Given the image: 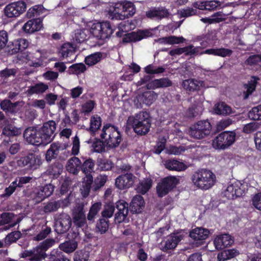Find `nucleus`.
<instances>
[{
	"label": "nucleus",
	"instance_id": "1",
	"mask_svg": "<svg viewBox=\"0 0 261 261\" xmlns=\"http://www.w3.org/2000/svg\"><path fill=\"white\" fill-rule=\"evenodd\" d=\"M126 126L132 127L138 135H146L149 131L151 126L148 114L142 111L130 116L127 120Z\"/></svg>",
	"mask_w": 261,
	"mask_h": 261
},
{
	"label": "nucleus",
	"instance_id": "2",
	"mask_svg": "<svg viewBox=\"0 0 261 261\" xmlns=\"http://www.w3.org/2000/svg\"><path fill=\"white\" fill-rule=\"evenodd\" d=\"M192 181L194 186L206 190L211 188L216 183L215 175L211 170L205 169H199L192 176Z\"/></svg>",
	"mask_w": 261,
	"mask_h": 261
},
{
	"label": "nucleus",
	"instance_id": "3",
	"mask_svg": "<svg viewBox=\"0 0 261 261\" xmlns=\"http://www.w3.org/2000/svg\"><path fill=\"white\" fill-rule=\"evenodd\" d=\"M108 12L112 19L123 20L133 16L136 12V8L133 3L124 1L113 4Z\"/></svg>",
	"mask_w": 261,
	"mask_h": 261
},
{
	"label": "nucleus",
	"instance_id": "4",
	"mask_svg": "<svg viewBox=\"0 0 261 261\" xmlns=\"http://www.w3.org/2000/svg\"><path fill=\"white\" fill-rule=\"evenodd\" d=\"M119 31L117 32V36L118 37H123L122 41L125 43L132 42H136L150 36L152 33L149 30H140L137 32H133L130 33L124 34L132 29L131 24L129 21H123L119 25Z\"/></svg>",
	"mask_w": 261,
	"mask_h": 261
},
{
	"label": "nucleus",
	"instance_id": "5",
	"mask_svg": "<svg viewBox=\"0 0 261 261\" xmlns=\"http://www.w3.org/2000/svg\"><path fill=\"white\" fill-rule=\"evenodd\" d=\"M56 241L54 239H47L39 246L30 250H24L19 255L21 258L30 257L31 261H39L45 259L46 254L45 251L53 246Z\"/></svg>",
	"mask_w": 261,
	"mask_h": 261
},
{
	"label": "nucleus",
	"instance_id": "6",
	"mask_svg": "<svg viewBox=\"0 0 261 261\" xmlns=\"http://www.w3.org/2000/svg\"><path fill=\"white\" fill-rule=\"evenodd\" d=\"M87 27L90 34L97 39L103 40L109 38L113 33L110 23L107 21L90 22Z\"/></svg>",
	"mask_w": 261,
	"mask_h": 261
},
{
	"label": "nucleus",
	"instance_id": "7",
	"mask_svg": "<svg viewBox=\"0 0 261 261\" xmlns=\"http://www.w3.org/2000/svg\"><path fill=\"white\" fill-rule=\"evenodd\" d=\"M100 136L111 148L117 147L122 140L121 135L118 128L110 124H106L103 126Z\"/></svg>",
	"mask_w": 261,
	"mask_h": 261
},
{
	"label": "nucleus",
	"instance_id": "8",
	"mask_svg": "<svg viewBox=\"0 0 261 261\" xmlns=\"http://www.w3.org/2000/svg\"><path fill=\"white\" fill-rule=\"evenodd\" d=\"M211 129V125L209 121H199L189 128L188 133L191 138L201 139L210 135Z\"/></svg>",
	"mask_w": 261,
	"mask_h": 261
},
{
	"label": "nucleus",
	"instance_id": "9",
	"mask_svg": "<svg viewBox=\"0 0 261 261\" xmlns=\"http://www.w3.org/2000/svg\"><path fill=\"white\" fill-rule=\"evenodd\" d=\"M236 134L234 132H224L217 136L212 142L216 149H225L231 146L236 140Z\"/></svg>",
	"mask_w": 261,
	"mask_h": 261
},
{
	"label": "nucleus",
	"instance_id": "10",
	"mask_svg": "<svg viewBox=\"0 0 261 261\" xmlns=\"http://www.w3.org/2000/svg\"><path fill=\"white\" fill-rule=\"evenodd\" d=\"M246 191V185L236 181L229 183L224 189L222 195L228 199H233L243 195Z\"/></svg>",
	"mask_w": 261,
	"mask_h": 261
},
{
	"label": "nucleus",
	"instance_id": "11",
	"mask_svg": "<svg viewBox=\"0 0 261 261\" xmlns=\"http://www.w3.org/2000/svg\"><path fill=\"white\" fill-rule=\"evenodd\" d=\"M23 136L29 143L34 145H46L48 144L39 128L29 127L25 130Z\"/></svg>",
	"mask_w": 261,
	"mask_h": 261
},
{
	"label": "nucleus",
	"instance_id": "12",
	"mask_svg": "<svg viewBox=\"0 0 261 261\" xmlns=\"http://www.w3.org/2000/svg\"><path fill=\"white\" fill-rule=\"evenodd\" d=\"M26 9L27 5L23 1L12 2L5 7L4 14L9 18H16L23 14Z\"/></svg>",
	"mask_w": 261,
	"mask_h": 261
},
{
	"label": "nucleus",
	"instance_id": "13",
	"mask_svg": "<svg viewBox=\"0 0 261 261\" xmlns=\"http://www.w3.org/2000/svg\"><path fill=\"white\" fill-rule=\"evenodd\" d=\"M179 183V179L173 176L164 178L156 187V191L160 197L166 195Z\"/></svg>",
	"mask_w": 261,
	"mask_h": 261
},
{
	"label": "nucleus",
	"instance_id": "14",
	"mask_svg": "<svg viewBox=\"0 0 261 261\" xmlns=\"http://www.w3.org/2000/svg\"><path fill=\"white\" fill-rule=\"evenodd\" d=\"M17 164L20 167L27 166L31 169L35 170L42 164V160L40 155L30 153L26 156L20 158L18 160Z\"/></svg>",
	"mask_w": 261,
	"mask_h": 261
},
{
	"label": "nucleus",
	"instance_id": "15",
	"mask_svg": "<svg viewBox=\"0 0 261 261\" xmlns=\"http://www.w3.org/2000/svg\"><path fill=\"white\" fill-rule=\"evenodd\" d=\"M20 58L23 62L29 63V64L34 67H39L43 65L44 57L40 50L35 52L23 53Z\"/></svg>",
	"mask_w": 261,
	"mask_h": 261
},
{
	"label": "nucleus",
	"instance_id": "16",
	"mask_svg": "<svg viewBox=\"0 0 261 261\" xmlns=\"http://www.w3.org/2000/svg\"><path fill=\"white\" fill-rule=\"evenodd\" d=\"M54 186L51 184L46 185L43 187L36 188L31 194V197L35 203H39L45 198L49 196L53 192Z\"/></svg>",
	"mask_w": 261,
	"mask_h": 261
},
{
	"label": "nucleus",
	"instance_id": "17",
	"mask_svg": "<svg viewBox=\"0 0 261 261\" xmlns=\"http://www.w3.org/2000/svg\"><path fill=\"white\" fill-rule=\"evenodd\" d=\"M71 225V218L67 214H61L55 219V230L59 233L66 232L70 228Z\"/></svg>",
	"mask_w": 261,
	"mask_h": 261
},
{
	"label": "nucleus",
	"instance_id": "18",
	"mask_svg": "<svg viewBox=\"0 0 261 261\" xmlns=\"http://www.w3.org/2000/svg\"><path fill=\"white\" fill-rule=\"evenodd\" d=\"M57 124L55 121L49 120L45 122L39 129L49 144L55 137L54 133L56 129Z\"/></svg>",
	"mask_w": 261,
	"mask_h": 261
},
{
	"label": "nucleus",
	"instance_id": "19",
	"mask_svg": "<svg viewBox=\"0 0 261 261\" xmlns=\"http://www.w3.org/2000/svg\"><path fill=\"white\" fill-rule=\"evenodd\" d=\"M136 177L131 173L121 175L116 179V186L120 190L130 188L133 186Z\"/></svg>",
	"mask_w": 261,
	"mask_h": 261
},
{
	"label": "nucleus",
	"instance_id": "20",
	"mask_svg": "<svg viewBox=\"0 0 261 261\" xmlns=\"http://www.w3.org/2000/svg\"><path fill=\"white\" fill-rule=\"evenodd\" d=\"M184 232H179L173 233L168 236L162 244L163 250L174 248L177 244L183 239Z\"/></svg>",
	"mask_w": 261,
	"mask_h": 261
},
{
	"label": "nucleus",
	"instance_id": "21",
	"mask_svg": "<svg viewBox=\"0 0 261 261\" xmlns=\"http://www.w3.org/2000/svg\"><path fill=\"white\" fill-rule=\"evenodd\" d=\"M182 85L185 90L190 91L199 90L201 88L205 89L212 87V86L208 85L205 82L192 79L185 80L183 81Z\"/></svg>",
	"mask_w": 261,
	"mask_h": 261
},
{
	"label": "nucleus",
	"instance_id": "22",
	"mask_svg": "<svg viewBox=\"0 0 261 261\" xmlns=\"http://www.w3.org/2000/svg\"><path fill=\"white\" fill-rule=\"evenodd\" d=\"M233 242L231 237L228 234L218 235L214 240V245L217 250L223 249L231 245Z\"/></svg>",
	"mask_w": 261,
	"mask_h": 261
},
{
	"label": "nucleus",
	"instance_id": "23",
	"mask_svg": "<svg viewBox=\"0 0 261 261\" xmlns=\"http://www.w3.org/2000/svg\"><path fill=\"white\" fill-rule=\"evenodd\" d=\"M67 145L65 144L55 142L51 144L46 153V159L47 161L56 158L60 152L67 149Z\"/></svg>",
	"mask_w": 261,
	"mask_h": 261
},
{
	"label": "nucleus",
	"instance_id": "24",
	"mask_svg": "<svg viewBox=\"0 0 261 261\" xmlns=\"http://www.w3.org/2000/svg\"><path fill=\"white\" fill-rule=\"evenodd\" d=\"M59 53L63 59H68V62L71 63L75 60V47L70 43H66L61 46Z\"/></svg>",
	"mask_w": 261,
	"mask_h": 261
},
{
	"label": "nucleus",
	"instance_id": "25",
	"mask_svg": "<svg viewBox=\"0 0 261 261\" xmlns=\"http://www.w3.org/2000/svg\"><path fill=\"white\" fill-rule=\"evenodd\" d=\"M43 28L42 20L39 18L31 19L22 27L23 31L28 34H32L40 31Z\"/></svg>",
	"mask_w": 261,
	"mask_h": 261
},
{
	"label": "nucleus",
	"instance_id": "26",
	"mask_svg": "<svg viewBox=\"0 0 261 261\" xmlns=\"http://www.w3.org/2000/svg\"><path fill=\"white\" fill-rule=\"evenodd\" d=\"M210 234L209 230L202 227L193 229L190 233V237L195 241H201L205 240Z\"/></svg>",
	"mask_w": 261,
	"mask_h": 261
},
{
	"label": "nucleus",
	"instance_id": "27",
	"mask_svg": "<svg viewBox=\"0 0 261 261\" xmlns=\"http://www.w3.org/2000/svg\"><path fill=\"white\" fill-rule=\"evenodd\" d=\"M73 221L74 223L79 227H82L86 224V216L82 206H79L74 210L73 213Z\"/></svg>",
	"mask_w": 261,
	"mask_h": 261
},
{
	"label": "nucleus",
	"instance_id": "28",
	"mask_svg": "<svg viewBox=\"0 0 261 261\" xmlns=\"http://www.w3.org/2000/svg\"><path fill=\"white\" fill-rule=\"evenodd\" d=\"M169 14L168 11L163 7L153 9L146 12L147 17L154 19H161L167 17Z\"/></svg>",
	"mask_w": 261,
	"mask_h": 261
},
{
	"label": "nucleus",
	"instance_id": "29",
	"mask_svg": "<svg viewBox=\"0 0 261 261\" xmlns=\"http://www.w3.org/2000/svg\"><path fill=\"white\" fill-rule=\"evenodd\" d=\"M214 114L226 116L232 113L231 108L224 102L216 103L213 108Z\"/></svg>",
	"mask_w": 261,
	"mask_h": 261
},
{
	"label": "nucleus",
	"instance_id": "30",
	"mask_svg": "<svg viewBox=\"0 0 261 261\" xmlns=\"http://www.w3.org/2000/svg\"><path fill=\"white\" fill-rule=\"evenodd\" d=\"M164 164L165 167L170 170L182 171L188 168L184 163L176 160H168L165 161Z\"/></svg>",
	"mask_w": 261,
	"mask_h": 261
},
{
	"label": "nucleus",
	"instance_id": "31",
	"mask_svg": "<svg viewBox=\"0 0 261 261\" xmlns=\"http://www.w3.org/2000/svg\"><path fill=\"white\" fill-rule=\"evenodd\" d=\"M171 82L167 78L154 80L149 82L146 85L148 89H154L160 88H165L170 86Z\"/></svg>",
	"mask_w": 261,
	"mask_h": 261
},
{
	"label": "nucleus",
	"instance_id": "32",
	"mask_svg": "<svg viewBox=\"0 0 261 261\" xmlns=\"http://www.w3.org/2000/svg\"><path fill=\"white\" fill-rule=\"evenodd\" d=\"M22 105V102L12 103L9 100H4L1 102V107L6 112L16 113L19 110V106L21 107Z\"/></svg>",
	"mask_w": 261,
	"mask_h": 261
},
{
	"label": "nucleus",
	"instance_id": "33",
	"mask_svg": "<svg viewBox=\"0 0 261 261\" xmlns=\"http://www.w3.org/2000/svg\"><path fill=\"white\" fill-rule=\"evenodd\" d=\"M29 45V42L27 39L21 38L14 40L10 48L12 50V53L15 54L24 50Z\"/></svg>",
	"mask_w": 261,
	"mask_h": 261
},
{
	"label": "nucleus",
	"instance_id": "34",
	"mask_svg": "<svg viewBox=\"0 0 261 261\" xmlns=\"http://www.w3.org/2000/svg\"><path fill=\"white\" fill-rule=\"evenodd\" d=\"M82 163L77 157H72L68 160L66 165L67 171L73 174L77 173L81 168Z\"/></svg>",
	"mask_w": 261,
	"mask_h": 261
},
{
	"label": "nucleus",
	"instance_id": "35",
	"mask_svg": "<svg viewBox=\"0 0 261 261\" xmlns=\"http://www.w3.org/2000/svg\"><path fill=\"white\" fill-rule=\"evenodd\" d=\"M157 94L153 91H146L138 96V100L147 106H150L156 99Z\"/></svg>",
	"mask_w": 261,
	"mask_h": 261
},
{
	"label": "nucleus",
	"instance_id": "36",
	"mask_svg": "<svg viewBox=\"0 0 261 261\" xmlns=\"http://www.w3.org/2000/svg\"><path fill=\"white\" fill-rule=\"evenodd\" d=\"M239 254V251L236 249H228L219 253L217 257L218 261H225L234 258Z\"/></svg>",
	"mask_w": 261,
	"mask_h": 261
},
{
	"label": "nucleus",
	"instance_id": "37",
	"mask_svg": "<svg viewBox=\"0 0 261 261\" xmlns=\"http://www.w3.org/2000/svg\"><path fill=\"white\" fill-rule=\"evenodd\" d=\"M93 182V177L91 174H87L83 178V181L81 188V194L84 197L88 196Z\"/></svg>",
	"mask_w": 261,
	"mask_h": 261
},
{
	"label": "nucleus",
	"instance_id": "38",
	"mask_svg": "<svg viewBox=\"0 0 261 261\" xmlns=\"http://www.w3.org/2000/svg\"><path fill=\"white\" fill-rule=\"evenodd\" d=\"M144 205V201L143 197L140 195L135 196L130 203V208L135 213H140L142 210Z\"/></svg>",
	"mask_w": 261,
	"mask_h": 261
},
{
	"label": "nucleus",
	"instance_id": "39",
	"mask_svg": "<svg viewBox=\"0 0 261 261\" xmlns=\"http://www.w3.org/2000/svg\"><path fill=\"white\" fill-rule=\"evenodd\" d=\"M225 19V15L221 12L215 13L210 17L202 18L201 21L208 24L220 22Z\"/></svg>",
	"mask_w": 261,
	"mask_h": 261
},
{
	"label": "nucleus",
	"instance_id": "40",
	"mask_svg": "<svg viewBox=\"0 0 261 261\" xmlns=\"http://www.w3.org/2000/svg\"><path fill=\"white\" fill-rule=\"evenodd\" d=\"M195 102L196 103L198 106L196 108V110H194L193 108H190L189 109V114L188 116L189 117H194L197 115L199 112H201L202 108L201 106L202 103L203 102L204 100V97L202 95H198L194 97Z\"/></svg>",
	"mask_w": 261,
	"mask_h": 261
},
{
	"label": "nucleus",
	"instance_id": "41",
	"mask_svg": "<svg viewBox=\"0 0 261 261\" xmlns=\"http://www.w3.org/2000/svg\"><path fill=\"white\" fill-rule=\"evenodd\" d=\"M258 80V79L257 77L253 76L252 77L250 81L248 82V83L244 85V98H247L249 95L251 94L255 90L257 81Z\"/></svg>",
	"mask_w": 261,
	"mask_h": 261
},
{
	"label": "nucleus",
	"instance_id": "42",
	"mask_svg": "<svg viewBox=\"0 0 261 261\" xmlns=\"http://www.w3.org/2000/svg\"><path fill=\"white\" fill-rule=\"evenodd\" d=\"M152 180L150 178H147L141 181L137 188L138 193L142 194H145L151 187Z\"/></svg>",
	"mask_w": 261,
	"mask_h": 261
},
{
	"label": "nucleus",
	"instance_id": "43",
	"mask_svg": "<svg viewBox=\"0 0 261 261\" xmlns=\"http://www.w3.org/2000/svg\"><path fill=\"white\" fill-rule=\"evenodd\" d=\"M77 246L76 241L74 240L66 241L64 243L60 245V248L61 250L66 253H70L73 252Z\"/></svg>",
	"mask_w": 261,
	"mask_h": 261
},
{
	"label": "nucleus",
	"instance_id": "44",
	"mask_svg": "<svg viewBox=\"0 0 261 261\" xmlns=\"http://www.w3.org/2000/svg\"><path fill=\"white\" fill-rule=\"evenodd\" d=\"M47 85L43 83H40L30 87L28 90V92L30 94H40L44 92L47 89Z\"/></svg>",
	"mask_w": 261,
	"mask_h": 261
},
{
	"label": "nucleus",
	"instance_id": "45",
	"mask_svg": "<svg viewBox=\"0 0 261 261\" xmlns=\"http://www.w3.org/2000/svg\"><path fill=\"white\" fill-rule=\"evenodd\" d=\"M88 144H91V147L94 151L102 152L105 151V145L102 141L98 139H90L86 141Z\"/></svg>",
	"mask_w": 261,
	"mask_h": 261
},
{
	"label": "nucleus",
	"instance_id": "46",
	"mask_svg": "<svg viewBox=\"0 0 261 261\" xmlns=\"http://www.w3.org/2000/svg\"><path fill=\"white\" fill-rule=\"evenodd\" d=\"M193 148H194V147L191 145L187 146H180L179 147L170 146L167 149V152L169 154L179 155Z\"/></svg>",
	"mask_w": 261,
	"mask_h": 261
},
{
	"label": "nucleus",
	"instance_id": "47",
	"mask_svg": "<svg viewBox=\"0 0 261 261\" xmlns=\"http://www.w3.org/2000/svg\"><path fill=\"white\" fill-rule=\"evenodd\" d=\"M101 57V54L97 52L86 57L85 59V62L88 65L93 66L100 61Z\"/></svg>",
	"mask_w": 261,
	"mask_h": 261
},
{
	"label": "nucleus",
	"instance_id": "48",
	"mask_svg": "<svg viewBox=\"0 0 261 261\" xmlns=\"http://www.w3.org/2000/svg\"><path fill=\"white\" fill-rule=\"evenodd\" d=\"M219 163L224 167L232 165L234 163V155L230 153H224L219 160Z\"/></svg>",
	"mask_w": 261,
	"mask_h": 261
},
{
	"label": "nucleus",
	"instance_id": "49",
	"mask_svg": "<svg viewBox=\"0 0 261 261\" xmlns=\"http://www.w3.org/2000/svg\"><path fill=\"white\" fill-rule=\"evenodd\" d=\"M101 125V120L100 117L96 115L91 118L89 130L94 133L99 129Z\"/></svg>",
	"mask_w": 261,
	"mask_h": 261
},
{
	"label": "nucleus",
	"instance_id": "50",
	"mask_svg": "<svg viewBox=\"0 0 261 261\" xmlns=\"http://www.w3.org/2000/svg\"><path fill=\"white\" fill-rule=\"evenodd\" d=\"M20 130L13 125H6L3 130V134L7 136H16L20 134Z\"/></svg>",
	"mask_w": 261,
	"mask_h": 261
},
{
	"label": "nucleus",
	"instance_id": "51",
	"mask_svg": "<svg viewBox=\"0 0 261 261\" xmlns=\"http://www.w3.org/2000/svg\"><path fill=\"white\" fill-rule=\"evenodd\" d=\"M184 40L185 39L182 37H176L174 36L164 37L159 40V41L162 43L169 44H178L183 42Z\"/></svg>",
	"mask_w": 261,
	"mask_h": 261
},
{
	"label": "nucleus",
	"instance_id": "52",
	"mask_svg": "<svg viewBox=\"0 0 261 261\" xmlns=\"http://www.w3.org/2000/svg\"><path fill=\"white\" fill-rule=\"evenodd\" d=\"M89 32V29L77 30L75 32L74 39L79 43L83 42L87 39Z\"/></svg>",
	"mask_w": 261,
	"mask_h": 261
},
{
	"label": "nucleus",
	"instance_id": "53",
	"mask_svg": "<svg viewBox=\"0 0 261 261\" xmlns=\"http://www.w3.org/2000/svg\"><path fill=\"white\" fill-rule=\"evenodd\" d=\"M98 168L100 170L107 171L111 169L113 166L112 162L105 159H98L97 160Z\"/></svg>",
	"mask_w": 261,
	"mask_h": 261
},
{
	"label": "nucleus",
	"instance_id": "54",
	"mask_svg": "<svg viewBox=\"0 0 261 261\" xmlns=\"http://www.w3.org/2000/svg\"><path fill=\"white\" fill-rule=\"evenodd\" d=\"M115 211V206L113 202H109L104 206V208L102 212L103 217L109 218L113 215Z\"/></svg>",
	"mask_w": 261,
	"mask_h": 261
},
{
	"label": "nucleus",
	"instance_id": "55",
	"mask_svg": "<svg viewBox=\"0 0 261 261\" xmlns=\"http://www.w3.org/2000/svg\"><path fill=\"white\" fill-rule=\"evenodd\" d=\"M101 206V202H96L94 203L91 207L87 219L89 221H92L95 216L97 215Z\"/></svg>",
	"mask_w": 261,
	"mask_h": 261
},
{
	"label": "nucleus",
	"instance_id": "56",
	"mask_svg": "<svg viewBox=\"0 0 261 261\" xmlns=\"http://www.w3.org/2000/svg\"><path fill=\"white\" fill-rule=\"evenodd\" d=\"M249 117L253 120L261 119V104L252 109L249 113Z\"/></svg>",
	"mask_w": 261,
	"mask_h": 261
},
{
	"label": "nucleus",
	"instance_id": "57",
	"mask_svg": "<svg viewBox=\"0 0 261 261\" xmlns=\"http://www.w3.org/2000/svg\"><path fill=\"white\" fill-rule=\"evenodd\" d=\"M94 163L91 159H88L85 161L82 166V170L86 175L91 174L90 172L93 170Z\"/></svg>",
	"mask_w": 261,
	"mask_h": 261
},
{
	"label": "nucleus",
	"instance_id": "58",
	"mask_svg": "<svg viewBox=\"0 0 261 261\" xmlns=\"http://www.w3.org/2000/svg\"><path fill=\"white\" fill-rule=\"evenodd\" d=\"M70 69L73 74L79 75L86 71V67L83 63H79L71 65Z\"/></svg>",
	"mask_w": 261,
	"mask_h": 261
},
{
	"label": "nucleus",
	"instance_id": "59",
	"mask_svg": "<svg viewBox=\"0 0 261 261\" xmlns=\"http://www.w3.org/2000/svg\"><path fill=\"white\" fill-rule=\"evenodd\" d=\"M196 13V9L192 8L182 9L178 11V15L180 17H187L195 15Z\"/></svg>",
	"mask_w": 261,
	"mask_h": 261
},
{
	"label": "nucleus",
	"instance_id": "60",
	"mask_svg": "<svg viewBox=\"0 0 261 261\" xmlns=\"http://www.w3.org/2000/svg\"><path fill=\"white\" fill-rule=\"evenodd\" d=\"M252 204L256 210L261 211V193H258L252 196Z\"/></svg>",
	"mask_w": 261,
	"mask_h": 261
},
{
	"label": "nucleus",
	"instance_id": "61",
	"mask_svg": "<svg viewBox=\"0 0 261 261\" xmlns=\"http://www.w3.org/2000/svg\"><path fill=\"white\" fill-rule=\"evenodd\" d=\"M259 126V123L257 122H252L246 124L244 128L243 131L246 133H251L257 130Z\"/></svg>",
	"mask_w": 261,
	"mask_h": 261
},
{
	"label": "nucleus",
	"instance_id": "62",
	"mask_svg": "<svg viewBox=\"0 0 261 261\" xmlns=\"http://www.w3.org/2000/svg\"><path fill=\"white\" fill-rule=\"evenodd\" d=\"M17 178L13 181L10 185L5 190V193L2 195L3 197H9L15 191L17 186Z\"/></svg>",
	"mask_w": 261,
	"mask_h": 261
},
{
	"label": "nucleus",
	"instance_id": "63",
	"mask_svg": "<svg viewBox=\"0 0 261 261\" xmlns=\"http://www.w3.org/2000/svg\"><path fill=\"white\" fill-rule=\"evenodd\" d=\"M72 184V181L68 178L65 179L63 183L62 184L60 192L62 194H64L67 193L68 191H70V193L71 192V185Z\"/></svg>",
	"mask_w": 261,
	"mask_h": 261
},
{
	"label": "nucleus",
	"instance_id": "64",
	"mask_svg": "<svg viewBox=\"0 0 261 261\" xmlns=\"http://www.w3.org/2000/svg\"><path fill=\"white\" fill-rule=\"evenodd\" d=\"M116 208L117 212H121L128 214V204L124 200H119L116 203Z\"/></svg>",
	"mask_w": 261,
	"mask_h": 261
}]
</instances>
